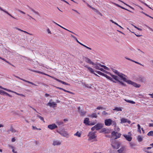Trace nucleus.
Masks as SVG:
<instances>
[{
    "mask_svg": "<svg viewBox=\"0 0 153 153\" xmlns=\"http://www.w3.org/2000/svg\"><path fill=\"white\" fill-rule=\"evenodd\" d=\"M129 145L131 148L132 149H134V147L136 146L135 144L134 143H133L130 142L129 143Z\"/></svg>",
    "mask_w": 153,
    "mask_h": 153,
    "instance_id": "24",
    "label": "nucleus"
},
{
    "mask_svg": "<svg viewBox=\"0 0 153 153\" xmlns=\"http://www.w3.org/2000/svg\"><path fill=\"white\" fill-rule=\"evenodd\" d=\"M100 133L104 132L105 134H108L109 133V131L108 130H107L105 128H103L100 131Z\"/></svg>",
    "mask_w": 153,
    "mask_h": 153,
    "instance_id": "18",
    "label": "nucleus"
},
{
    "mask_svg": "<svg viewBox=\"0 0 153 153\" xmlns=\"http://www.w3.org/2000/svg\"><path fill=\"white\" fill-rule=\"evenodd\" d=\"M34 71L36 73H38L40 74H42L44 75H46L44 73H43L42 72H40L39 71Z\"/></svg>",
    "mask_w": 153,
    "mask_h": 153,
    "instance_id": "49",
    "label": "nucleus"
},
{
    "mask_svg": "<svg viewBox=\"0 0 153 153\" xmlns=\"http://www.w3.org/2000/svg\"><path fill=\"white\" fill-rule=\"evenodd\" d=\"M74 39L78 43H79V44H80V45H81V44H82V43H81L80 42H79L78 41V40L77 39L76 37H74Z\"/></svg>",
    "mask_w": 153,
    "mask_h": 153,
    "instance_id": "52",
    "label": "nucleus"
},
{
    "mask_svg": "<svg viewBox=\"0 0 153 153\" xmlns=\"http://www.w3.org/2000/svg\"><path fill=\"white\" fill-rule=\"evenodd\" d=\"M138 80L141 82H145V78L143 77L139 76L138 78Z\"/></svg>",
    "mask_w": 153,
    "mask_h": 153,
    "instance_id": "19",
    "label": "nucleus"
},
{
    "mask_svg": "<svg viewBox=\"0 0 153 153\" xmlns=\"http://www.w3.org/2000/svg\"><path fill=\"white\" fill-rule=\"evenodd\" d=\"M16 10L19 12H20L21 13H22L23 14H25V13L23 11H21V10H19V9H16Z\"/></svg>",
    "mask_w": 153,
    "mask_h": 153,
    "instance_id": "54",
    "label": "nucleus"
},
{
    "mask_svg": "<svg viewBox=\"0 0 153 153\" xmlns=\"http://www.w3.org/2000/svg\"><path fill=\"white\" fill-rule=\"evenodd\" d=\"M113 71L114 72L115 74L117 75H118L120 72H119L117 71L114 69H113Z\"/></svg>",
    "mask_w": 153,
    "mask_h": 153,
    "instance_id": "37",
    "label": "nucleus"
},
{
    "mask_svg": "<svg viewBox=\"0 0 153 153\" xmlns=\"http://www.w3.org/2000/svg\"><path fill=\"white\" fill-rule=\"evenodd\" d=\"M138 141L139 142H141L143 140V138L140 135H138L137 138Z\"/></svg>",
    "mask_w": 153,
    "mask_h": 153,
    "instance_id": "31",
    "label": "nucleus"
},
{
    "mask_svg": "<svg viewBox=\"0 0 153 153\" xmlns=\"http://www.w3.org/2000/svg\"><path fill=\"white\" fill-rule=\"evenodd\" d=\"M95 66L94 67V68L97 69H98L100 70V68L97 65L95 64Z\"/></svg>",
    "mask_w": 153,
    "mask_h": 153,
    "instance_id": "50",
    "label": "nucleus"
},
{
    "mask_svg": "<svg viewBox=\"0 0 153 153\" xmlns=\"http://www.w3.org/2000/svg\"><path fill=\"white\" fill-rule=\"evenodd\" d=\"M61 143V141L58 140H54L53 141V145L54 146L60 145Z\"/></svg>",
    "mask_w": 153,
    "mask_h": 153,
    "instance_id": "13",
    "label": "nucleus"
},
{
    "mask_svg": "<svg viewBox=\"0 0 153 153\" xmlns=\"http://www.w3.org/2000/svg\"><path fill=\"white\" fill-rule=\"evenodd\" d=\"M81 45L82 46H84V47H85L86 48H87L89 50H91V48L87 46H86L85 45L83 44H81Z\"/></svg>",
    "mask_w": 153,
    "mask_h": 153,
    "instance_id": "46",
    "label": "nucleus"
},
{
    "mask_svg": "<svg viewBox=\"0 0 153 153\" xmlns=\"http://www.w3.org/2000/svg\"><path fill=\"white\" fill-rule=\"evenodd\" d=\"M0 10L1 11H3V12H5V13H7V14H8V15L10 16L11 17H12V18H14V19H16V18H14V17H13L12 15H11V14H10V13H9L8 12H7V11L5 10L2 9V8H1L0 7Z\"/></svg>",
    "mask_w": 153,
    "mask_h": 153,
    "instance_id": "14",
    "label": "nucleus"
},
{
    "mask_svg": "<svg viewBox=\"0 0 153 153\" xmlns=\"http://www.w3.org/2000/svg\"><path fill=\"white\" fill-rule=\"evenodd\" d=\"M143 150L145 152H147V149H146V147H144L143 149Z\"/></svg>",
    "mask_w": 153,
    "mask_h": 153,
    "instance_id": "62",
    "label": "nucleus"
},
{
    "mask_svg": "<svg viewBox=\"0 0 153 153\" xmlns=\"http://www.w3.org/2000/svg\"><path fill=\"white\" fill-rule=\"evenodd\" d=\"M113 4L115 5H116V6L118 7H120L121 6L120 5H119L117 4H116L115 3H113Z\"/></svg>",
    "mask_w": 153,
    "mask_h": 153,
    "instance_id": "64",
    "label": "nucleus"
},
{
    "mask_svg": "<svg viewBox=\"0 0 153 153\" xmlns=\"http://www.w3.org/2000/svg\"><path fill=\"white\" fill-rule=\"evenodd\" d=\"M112 126H114V127H116V123L115 121L112 120Z\"/></svg>",
    "mask_w": 153,
    "mask_h": 153,
    "instance_id": "43",
    "label": "nucleus"
},
{
    "mask_svg": "<svg viewBox=\"0 0 153 153\" xmlns=\"http://www.w3.org/2000/svg\"><path fill=\"white\" fill-rule=\"evenodd\" d=\"M5 95H6L7 96L10 97H12V95H10V94H8V93H7L6 92H5Z\"/></svg>",
    "mask_w": 153,
    "mask_h": 153,
    "instance_id": "55",
    "label": "nucleus"
},
{
    "mask_svg": "<svg viewBox=\"0 0 153 153\" xmlns=\"http://www.w3.org/2000/svg\"><path fill=\"white\" fill-rule=\"evenodd\" d=\"M28 83H29L30 84H32V85H34V86H36L37 85H36L35 84L33 83L32 82H30L29 81H28Z\"/></svg>",
    "mask_w": 153,
    "mask_h": 153,
    "instance_id": "56",
    "label": "nucleus"
},
{
    "mask_svg": "<svg viewBox=\"0 0 153 153\" xmlns=\"http://www.w3.org/2000/svg\"><path fill=\"white\" fill-rule=\"evenodd\" d=\"M110 21L111 22L113 23H114V24H115V25H117V26H119V27H120L121 28H122V29H123V27H122L120 25H119L116 22H114V21L113 20L111 19V20H110Z\"/></svg>",
    "mask_w": 153,
    "mask_h": 153,
    "instance_id": "25",
    "label": "nucleus"
},
{
    "mask_svg": "<svg viewBox=\"0 0 153 153\" xmlns=\"http://www.w3.org/2000/svg\"><path fill=\"white\" fill-rule=\"evenodd\" d=\"M97 109L98 110H100V109H103V110H105V108H103L102 107H98L97 108Z\"/></svg>",
    "mask_w": 153,
    "mask_h": 153,
    "instance_id": "44",
    "label": "nucleus"
},
{
    "mask_svg": "<svg viewBox=\"0 0 153 153\" xmlns=\"http://www.w3.org/2000/svg\"><path fill=\"white\" fill-rule=\"evenodd\" d=\"M10 131L13 133L16 132V130L13 128L12 126H11L10 129Z\"/></svg>",
    "mask_w": 153,
    "mask_h": 153,
    "instance_id": "29",
    "label": "nucleus"
},
{
    "mask_svg": "<svg viewBox=\"0 0 153 153\" xmlns=\"http://www.w3.org/2000/svg\"><path fill=\"white\" fill-rule=\"evenodd\" d=\"M36 116L37 117H39L41 120L43 121L44 122H45V121H44V118L42 117L39 115L38 114Z\"/></svg>",
    "mask_w": 153,
    "mask_h": 153,
    "instance_id": "38",
    "label": "nucleus"
},
{
    "mask_svg": "<svg viewBox=\"0 0 153 153\" xmlns=\"http://www.w3.org/2000/svg\"><path fill=\"white\" fill-rule=\"evenodd\" d=\"M147 135L149 136H152L153 137V131H150L147 134Z\"/></svg>",
    "mask_w": 153,
    "mask_h": 153,
    "instance_id": "33",
    "label": "nucleus"
},
{
    "mask_svg": "<svg viewBox=\"0 0 153 153\" xmlns=\"http://www.w3.org/2000/svg\"><path fill=\"white\" fill-rule=\"evenodd\" d=\"M139 1L142 3L143 4L145 5L146 6H147L148 7V5L146 4V3H144V2H143V1H142L140 0Z\"/></svg>",
    "mask_w": 153,
    "mask_h": 153,
    "instance_id": "57",
    "label": "nucleus"
},
{
    "mask_svg": "<svg viewBox=\"0 0 153 153\" xmlns=\"http://www.w3.org/2000/svg\"><path fill=\"white\" fill-rule=\"evenodd\" d=\"M89 119L88 118H85L84 120V123L86 125H89Z\"/></svg>",
    "mask_w": 153,
    "mask_h": 153,
    "instance_id": "16",
    "label": "nucleus"
},
{
    "mask_svg": "<svg viewBox=\"0 0 153 153\" xmlns=\"http://www.w3.org/2000/svg\"><path fill=\"white\" fill-rule=\"evenodd\" d=\"M125 100L127 102L130 103L131 104H134L135 103V102H134V101H131V100Z\"/></svg>",
    "mask_w": 153,
    "mask_h": 153,
    "instance_id": "39",
    "label": "nucleus"
},
{
    "mask_svg": "<svg viewBox=\"0 0 153 153\" xmlns=\"http://www.w3.org/2000/svg\"><path fill=\"white\" fill-rule=\"evenodd\" d=\"M81 134L80 132H79L78 131L76 132L75 134H74V135L77 136L78 137H80L81 136Z\"/></svg>",
    "mask_w": 153,
    "mask_h": 153,
    "instance_id": "30",
    "label": "nucleus"
},
{
    "mask_svg": "<svg viewBox=\"0 0 153 153\" xmlns=\"http://www.w3.org/2000/svg\"><path fill=\"white\" fill-rule=\"evenodd\" d=\"M114 111H121L122 110L121 108L118 107H116L114 108V109H113Z\"/></svg>",
    "mask_w": 153,
    "mask_h": 153,
    "instance_id": "23",
    "label": "nucleus"
},
{
    "mask_svg": "<svg viewBox=\"0 0 153 153\" xmlns=\"http://www.w3.org/2000/svg\"><path fill=\"white\" fill-rule=\"evenodd\" d=\"M120 144H120V143L119 142H115V145L116 146V149H118L120 147Z\"/></svg>",
    "mask_w": 153,
    "mask_h": 153,
    "instance_id": "27",
    "label": "nucleus"
},
{
    "mask_svg": "<svg viewBox=\"0 0 153 153\" xmlns=\"http://www.w3.org/2000/svg\"><path fill=\"white\" fill-rule=\"evenodd\" d=\"M123 136L125 138L126 140L128 141H130L132 139V137L131 136H129V135H127L124 134Z\"/></svg>",
    "mask_w": 153,
    "mask_h": 153,
    "instance_id": "12",
    "label": "nucleus"
},
{
    "mask_svg": "<svg viewBox=\"0 0 153 153\" xmlns=\"http://www.w3.org/2000/svg\"><path fill=\"white\" fill-rule=\"evenodd\" d=\"M117 82H119V84H120L123 86H126V85L123 82L120 81V80L119 79Z\"/></svg>",
    "mask_w": 153,
    "mask_h": 153,
    "instance_id": "28",
    "label": "nucleus"
},
{
    "mask_svg": "<svg viewBox=\"0 0 153 153\" xmlns=\"http://www.w3.org/2000/svg\"><path fill=\"white\" fill-rule=\"evenodd\" d=\"M95 72H96L99 75H101L102 76H103V75H104V73L100 71H96Z\"/></svg>",
    "mask_w": 153,
    "mask_h": 153,
    "instance_id": "35",
    "label": "nucleus"
},
{
    "mask_svg": "<svg viewBox=\"0 0 153 153\" xmlns=\"http://www.w3.org/2000/svg\"><path fill=\"white\" fill-rule=\"evenodd\" d=\"M52 78H53V79H54L56 80V81L60 82H61V83H62V84H64V85H69V84L65 82H64V81H61V80H60L58 79H57V78H56L55 77H52V76H51Z\"/></svg>",
    "mask_w": 153,
    "mask_h": 153,
    "instance_id": "10",
    "label": "nucleus"
},
{
    "mask_svg": "<svg viewBox=\"0 0 153 153\" xmlns=\"http://www.w3.org/2000/svg\"><path fill=\"white\" fill-rule=\"evenodd\" d=\"M112 123V120L110 119H107L105 120V124L106 126H110Z\"/></svg>",
    "mask_w": 153,
    "mask_h": 153,
    "instance_id": "5",
    "label": "nucleus"
},
{
    "mask_svg": "<svg viewBox=\"0 0 153 153\" xmlns=\"http://www.w3.org/2000/svg\"><path fill=\"white\" fill-rule=\"evenodd\" d=\"M117 75L120 77V78L124 82H127L128 84L132 85L135 87L139 88L140 86V85L130 80L126 79L125 77V76H126L125 74H124L122 73H119Z\"/></svg>",
    "mask_w": 153,
    "mask_h": 153,
    "instance_id": "1",
    "label": "nucleus"
},
{
    "mask_svg": "<svg viewBox=\"0 0 153 153\" xmlns=\"http://www.w3.org/2000/svg\"><path fill=\"white\" fill-rule=\"evenodd\" d=\"M118 0V1H120V2H123V3L124 4H126V5L127 6H128V7H130L131 8H132V9H133L134 10V9L133 8H132V7H131V6H129V5H128L127 4H126V3H125L123 1H121V0Z\"/></svg>",
    "mask_w": 153,
    "mask_h": 153,
    "instance_id": "48",
    "label": "nucleus"
},
{
    "mask_svg": "<svg viewBox=\"0 0 153 153\" xmlns=\"http://www.w3.org/2000/svg\"><path fill=\"white\" fill-rule=\"evenodd\" d=\"M100 71H102V72H105V71H106L105 70H104L103 68H100Z\"/></svg>",
    "mask_w": 153,
    "mask_h": 153,
    "instance_id": "63",
    "label": "nucleus"
},
{
    "mask_svg": "<svg viewBox=\"0 0 153 153\" xmlns=\"http://www.w3.org/2000/svg\"><path fill=\"white\" fill-rule=\"evenodd\" d=\"M117 152L118 153H126V148L123 146L117 150Z\"/></svg>",
    "mask_w": 153,
    "mask_h": 153,
    "instance_id": "4",
    "label": "nucleus"
},
{
    "mask_svg": "<svg viewBox=\"0 0 153 153\" xmlns=\"http://www.w3.org/2000/svg\"><path fill=\"white\" fill-rule=\"evenodd\" d=\"M91 130L92 131L96 130V128L95 126L91 128Z\"/></svg>",
    "mask_w": 153,
    "mask_h": 153,
    "instance_id": "60",
    "label": "nucleus"
},
{
    "mask_svg": "<svg viewBox=\"0 0 153 153\" xmlns=\"http://www.w3.org/2000/svg\"><path fill=\"white\" fill-rule=\"evenodd\" d=\"M111 146L114 149H116V145H115V142L114 143H112Z\"/></svg>",
    "mask_w": 153,
    "mask_h": 153,
    "instance_id": "45",
    "label": "nucleus"
},
{
    "mask_svg": "<svg viewBox=\"0 0 153 153\" xmlns=\"http://www.w3.org/2000/svg\"><path fill=\"white\" fill-rule=\"evenodd\" d=\"M94 12L100 15L101 16H102V14L100 13L96 9Z\"/></svg>",
    "mask_w": 153,
    "mask_h": 153,
    "instance_id": "36",
    "label": "nucleus"
},
{
    "mask_svg": "<svg viewBox=\"0 0 153 153\" xmlns=\"http://www.w3.org/2000/svg\"><path fill=\"white\" fill-rule=\"evenodd\" d=\"M88 69L91 73L92 74L94 73V71L92 68L90 67H89V68H88Z\"/></svg>",
    "mask_w": 153,
    "mask_h": 153,
    "instance_id": "34",
    "label": "nucleus"
},
{
    "mask_svg": "<svg viewBox=\"0 0 153 153\" xmlns=\"http://www.w3.org/2000/svg\"><path fill=\"white\" fill-rule=\"evenodd\" d=\"M79 112L80 114V115L82 116H85L86 113V112L84 111L83 109H81Z\"/></svg>",
    "mask_w": 153,
    "mask_h": 153,
    "instance_id": "15",
    "label": "nucleus"
},
{
    "mask_svg": "<svg viewBox=\"0 0 153 153\" xmlns=\"http://www.w3.org/2000/svg\"><path fill=\"white\" fill-rule=\"evenodd\" d=\"M15 28L17 30H19V31H22V32H24L25 33H27L28 34H30V35H32V34L26 31H24V30H22L21 29H20L19 28H18L17 27H15Z\"/></svg>",
    "mask_w": 153,
    "mask_h": 153,
    "instance_id": "26",
    "label": "nucleus"
},
{
    "mask_svg": "<svg viewBox=\"0 0 153 153\" xmlns=\"http://www.w3.org/2000/svg\"><path fill=\"white\" fill-rule=\"evenodd\" d=\"M128 119L124 118H123L121 119V123H126L127 122Z\"/></svg>",
    "mask_w": 153,
    "mask_h": 153,
    "instance_id": "21",
    "label": "nucleus"
},
{
    "mask_svg": "<svg viewBox=\"0 0 153 153\" xmlns=\"http://www.w3.org/2000/svg\"><path fill=\"white\" fill-rule=\"evenodd\" d=\"M52 101V100L51 99L50 100V102L47 103V105H49L50 107H56V106L57 104L54 102H51V101Z\"/></svg>",
    "mask_w": 153,
    "mask_h": 153,
    "instance_id": "8",
    "label": "nucleus"
},
{
    "mask_svg": "<svg viewBox=\"0 0 153 153\" xmlns=\"http://www.w3.org/2000/svg\"><path fill=\"white\" fill-rule=\"evenodd\" d=\"M137 127H138V131L140 132L141 133V130H140V126L139 124H137Z\"/></svg>",
    "mask_w": 153,
    "mask_h": 153,
    "instance_id": "40",
    "label": "nucleus"
},
{
    "mask_svg": "<svg viewBox=\"0 0 153 153\" xmlns=\"http://www.w3.org/2000/svg\"><path fill=\"white\" fill-rule=\"evenodd\" d=\"M13 93H15V94H17L18 95H19V96H20L22 97H25V95H24L23 94L18 93L16 92H13Z\"/></svg>",
    "mask_w": 153,
    "mask_h": 153,
    "instance_id": "47",
    "label": "nucleus"
},
{
    "mask_svg": "<svg viewBox=\"0 0 153 153\" xmlns=\"http://www.w3.org/2000/svg\"><path fill=\"white\" fill-rule=\"evenodd\" d=\"M48 127L51 130H53L57 128V126L54 123L49 125Z\"/></svg>",
    "mask_w": 153,
    "mask_h": 153,
    "instance_id": "9",
    "label": "nucleus"
},
{
    "mask_svg": "<svg viewBox=\"0 0 153 153\" xmlns=\"http://www.w3.org/2000/svg\"><path fill=\"white\" fill-rule=\"evenodd\" d=\"M88 116L89 117H91V118H97V114L94 113H93L91 114L88 115Z\"/></svg>",
    "mask_w": 153,
    "mask_h": 153,
    "instance_id": "17",
    "label": "nucleus"
},
{
    "mask_svg": "<svg viewBox=\"0 0 153 153\" xmlns=\"http://www.w3.org/2000/svg\"><path fill=\"white\" fill-rule=\"evenodd\" d=\"M139 1L142 3L143 4L145 5L146 6H147L148 7V5L146 4V3H144V2H143V1H142L140 0Z\"/></svg>",
    "mask_w": 153,
    "mask_h": 153,
    "instance_id": "58",
    "label": "nucleus"
},
{
    "mask_svg": "<svg viewBox=\"0 0 153 153\" xmlns=\"http://www.w3.org/2000/svg\"><path fill=\"white\" fill-rule=\"evenodd\" d=\"M32 128H33V129H36V130H41V128H38L35 126H33Z\"/></svg>",
    "mask_w": 153,
    "mask_h": 153,
    "instance_id": "51",
    "label": "nucleus"
},
{
    "mask_svg": "<svg viewBox=\"0 0 153 153\" xmlns=\"http://www.w3.org/2000/svg\"><path fill=\"white\" fill-rule=\"evenodd\" d=\"M64 91L65 92H68V93H69L70 94H74V93H73V92H70L69 91H67L65 89H64Z\"/></svg>",
    "mask_w": 153,
    "mask_h": 153,
    "instance_id": "53",
    "label": "nucleus"
},
{
    "mask_svg": "<svg viewBox=\"0 0 153 153\" xmlns=\"http://www.w3.org/2000/svg\"><path fill=\"white\" fill-rule=\"evenodd\" d=\"M110 75L112 77V78L116 81H118L119 79L118 78V77L116 75H113L111 74H110Z\"/></svg>",
    "mask_w": 153,
    "mask_h": 153,
    "instance_id": "20",
    "label": "nucleus"
},
{
    "mask_svg": "<svg viewBox=\"0 0 153 153\" xmlns=\"http://www.w3.org/2000/svg\"><path fill=\"white\" fill-rule=\"evenodd\" d=\"M89 137V140H91L95 138L96 136L95 135L94 133L92 132H90L88 135Z\"/></svg>",
    "mask_w": 153,
    "mask_h": 153,
    "instance_id": "6",
    "label": "nucleus"
},
{
    "mask_svg": "<svg viewBox=\"0 0 153 153\" xmlns=\"http://www.w3.org/2000/svg\"><path fill=\"white\" fill-rule=\"evenodd\" d=\"M103 68H104V69H105V70H106L108 71L109 70V68H108L105 65H104Z\"/></svg>",
    "mask_w": 153,
    "mask_h": 153,
    "instance_id": "61",
    "label": "nucleus"
},
{
    "mask_svg": "<svg viewBox=\"0 0 153 153\" xmlns=\"http://www.w3.org/2000/svg\"><path fill=\"white\" fill-rule=\"evenodd\" d=\"M56 131L64 137H65L66 138H68L69 137L68 134L67 132L65 131L62 130L61 131H59L57 130Z\"/></svg>",
    "mask_w": 153,
    "mask_h": 153,
    "instance_id": "2",
    "label": "nucleus"
},
{
    "mask_svg": "<svg viewBox=\"0 0 153 153\" xmlns=\"http://www.w3.org/2000/svg\"><path fill=\"white\" fill-rule=\"evenodd\" d=\"M5 91H4L3 90H0V94L1 95H5Z\"/></svg>",
    "mask_w": 153,
    "mask_h": 153,
    "instance_id": "41",
    "label": "nucleus"
},
{
    "mask_svg": "<svg viewBox=\"0 0 153 153\" xmlns=\"http://www.w3.org/2000/svg\"><path fill=\"white\" fill-rule=\"evenodd\" d=\"M139 1L142 3L143 4L145 5L146 6H147L148 7V5L146 4V3H144V2H143V1H142L140 0Z\"/></svg>",
    "mask_w": 153,
    "mask_h": 153,
    "instance_id": "59",
    "label": "nucleus"
},
{
    "mask_svg": "<svg viewBox=\"0 0 153 153\" xmlns=\"http://www.w3.org/2000/svg\"><path fill=\"white\" fill-rule=\"evenodd\" d=\"M102 114L104 115H109V114H108V113L106 112L105 111H103L102 112Z\"/></svg>",
    "mask_w": 153,
    "mask_h": 153,
    "instance_id": "42",
    "label": "nucleus"
},
{
    "mask_svg": "<svg viewBox=\"0 0 153 153\" xmlns=\"http://www.w3.org/2000/svg\"><path fill=\"white\" fill-rule=\"evenodd\" d=\"M84 58L85 59V61L87 63L91 64L93 65H95V64L94 63L88 58L85 57H84Z\"/></svg>",
    "mask_w": 153,
    "mask_h": 153,
    "instance_id": "7",
    "label": "nucleus"
},
{
    "mask_svg": "<svg viewBox=\"0 0 153 153\" xmlns=\"http://www.w3.org/2000/svg\"><path fill=\"white\" fill-rule=\"evenodd\" d=\"M95 126L96 130L101 129L103 126V125L101 123H98Z\"/></svg>",
    "mask_w": 153,
    "mask_h": 153,
    "instance_id": "11",
    "label": "nucleus"
},
{
    "mask_svg": "<svg viewBox=\"0 0 153 153\" xmlns=\"http://www.w3.org/2000/svg\"><path fill=\"white\" fill-rule=\"evenodd\" d=\"M104 75H103V76H104L106 78H107V79H108L110 80H112V78L111 77H110L108 76L106 74H104Z\"/></svg>",
    "mask_w": 153,
    "mask_h": 153,
    "instance_id": "32",
    "label": "nucleus"
},
{
    "mask_svg": "<svg viewBox=\"0 0 153 153\" xmlns=\"http://www.w3.org/2000/svg\"><path fill=\"white\" fill-rule=\"evenodd\" d=\"M121 134L120 133H118L117 132L113 131L111 133V136L113 137H115L114 138L115 139H117L120 137Z\"/></svg>",
    "mask_w": 153,
    "mask_h": 153,
    "instance_id": "3",
    "label": "nucleus"
},
{
    "mask_svg": "<svg viewBox=\"0 0 153 153\" xmlns=\"http://www.w3.org/2000/svg\"><path fill=\"white\" fill-rule=\"evenodd\" d=\"M27 7H28V8L31 10H32L33 12L35 13V14H37L38 15H39V13L36 11H35L32 8L30 7H29L28 6H27Z\"/></svg>",
    "mask_w": 153,
    "mask_h": 153,
    "instance_id": "22",
    "label": "nucleus"
}]
</instances>
